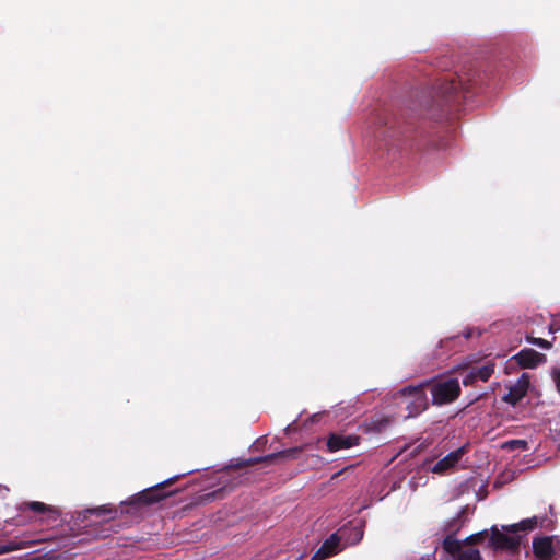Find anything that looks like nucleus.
Masks as SVG:
<instances>
[{
	"mask_svg": "<svg viewBox=\"0 0 560 560\" xmlns=\"http://www.w3.org/2000/svg\"><path fill=\"white\" fill-rule=\"evenodd\" d=\"M479 73L468 68L460 73H445L435 80L421 97L422 115L434 121H448L455 116L460 100L479 83Z\"/></svg>",
	"mask_w": 560,
	"mask_h": 560,
	"instance_id": "1",
	"label": "nucleus"
},
{
	"mask_svg": "<svg viewBox=\"0 0 560 560\" xmlns=\"http://www.w3.org/2000/svg\"><path fill=\"white\" fill-rule=\"evenodd\" d=\"M375 122L380 135L389 149L427 152L446 147L444 138L436 133L428 132L400 116L382 112L377 114Z\"/></svg>",
	"mask_w": 560,
	"mask_h": 560,
	"instance_id": "2",
	"label": "nucleus"
},
{
	"mask_svg": "<svg viewBox=\"0 0 560 560\" xmlns=\"http://www.w3.org/2000/svg\"><path fill=\"white\" fill-rule=\"evenodd\" d=\"M429 384V381H424L418 385L406 386L395 394L398 404L404 405L408 411L406 417L418 416L428 408L425 387Z\"/></svg>",
	"mask_w": 560,
	"mask_h": 560,
	"instance_id": "3",
	"label": "nucleus"
},
{
	"mask_svg": "<svg viewBox=\"0 0 560 560\" xmlns=\"http://www.w3.org/2000/svg\"><path fill=\"white\" fill-rule=\"evenodd\" d=\"M433 405H447L455 401L462 388L457 378H446L439 382L429 381Z\"/></svg>",
	"mask_w": 560,
	"mask_h": 560,
	"instance_id": "4",
	"label": "nucleus"
},
{
	"mask_svg": "<svg viewBox=\"0 0 560 560\" xmlns=\"http://www.w3.org/2000/svg\"><path fill=\"white\" fill-rule=\"evenodd\" d=\"M179 476H175L172 478H168L167 480L158 483L154 487H151L149 489H145L141 492H139L137 495L130 499L129 504L130 505H149L155 502H159L163 500L164 498L168 497L173 492H164V489L166 486L173 485Z\"/></svg>",
	"mask_w": 560,
	"mask_h": 560,
	"instance_id": "5",
	"label": "nucleus"
},
{
	"mask_svg": "<svg viewBox=\"0 0 560 560\" xmlns=\"http://www.w3.org/2000/svg\"><path fill=\"white\" fill-rule=\"evenodd\" d=\"M529 384V375L523 373L514 384L508 387V393L502 397V400L511 406H515L527 395Z\"/></svg>",
	"mask_w": 560,
	"mask_h": 560,
	"instance_id": "6",
	"label": "nucleus"
},
{
	"mask_svg": "<svg viewBox=\"0 0 560 560\" xmlns=\"http://www.w3.org/2000/svg\"><path fill=\"white\" fill-rule=\"evenodd\" d=\"M301 447H292L281 452L268 454L259 457H252L248 459L240 460L235 466L237 468L248 467L258 463H273L277 459H290L296 458V456L301 453Z\"/></svg>",
	"mask_w": 560,
	"mask_h": 560,
	"instance_id": "7",
	"label": "nucleus"
},
{
	"mask_svg": "<svg viewBox=\"0 0 560 560\" xmlns=\"http://www.w3.org/2000/svg\"><path fill=\"white\" fill-rule=\"evenodd\" d=\"M495 363L492 360L486 361L480 366H471L463 377L464 386L475 385L476 382H487L494 373Z\"/></svg>",
	"mask_w": 560,
	"mask_h": 560,
	"instance_id": "8",
	"label": "nucleus"
},
{
	"mask_svg": "<svg viewBox=\"0 0 560 560\" xmlns=\"http://www.w3.org/2000/svg\"><path fill=\"white\" fill-rule=\"evenodd\" d=\"M490 545L495 550H506L516 552L520 549L521 539L517 536H509L500 532L497 527L491 528Z\"/></svg>",
	"mask_w": 560,
	"mask_h": 560,
	"instance_id": "9",
	"label": "nucleus"
},
{
	"mask_svg": "<svg viewBox=\"0 0 560 560\" xmlns=\"http://www.w3.org/2000/svg\"><path fill=\"white\" fill-rule=\"evenodd\" d=\"M512 360L522 369H535L547 361L544 353L532 348H524L512 357Z\"/></svg>",
	"mask_w": 560,
	"mask_h": 560,
	"instance_id": "10",
	"label": "nucleus"
},
{
	"mask_svg": "<svg viewBox=\"0 0 560 560\" xmlns=\"http://www.w3.org/2000/svg\"><path fill=\"white\" fill-rule=\"evenodd\" d=\"M360 436L358 435H343L338 433L329 434L327 439V450L331 453L340 450H347L359 445Z\"/></svg>",
	"mask_w": 560,
	"mask_h": 560,
	"instance_id": "11",
	"label": "nucleus"
},
{
	"mask_svg": "<svg viewBox=\"0 0 560 560\" xmlns=\"http://www.w3.org/2000/svg\"><path fill=\"white\" fill-rule=\"evenodd\" d=\"M533 552L538 560H551L555 555L552 537H550V536L534 537Z\"/></svg>",
	"mask_w": 560,
	"mask_h": 560,
	"instance_id": "12",
	"label": "nucleus"
},
{
	"mask_svg": "<svg viewBox=\"0 0 560 560\" xmlns=\"http://www.w3.org/2000/svg\"><path fill=\"white\" fill-rule=\"evenodd\" d=\"M466 453V447L462 446L446 456L436 462V464L432 467V472L438 475H443L451 468L455 467V465L462 459L464 454Z\"/></svg>",
	"mask_w": 560,
	"mask_h": 560,
	"instance_id": "13",
	"label": "nucleus"
},
{
	"mask_svg": "<svg viewBox=\"0 0 560 560\" xmlns=\"http://www.w3.org/2000/svg\"><path fill=\"white\" fill-rule=\"evenodd\" d=\"M19 509L22 512L30 510L37 514H47L48 518L54 521L60 516V511L57 508L39 501L23 502Z\"/></svg>",
	"mask_w": 560,
	"mask_h": 560,
	"instance_id": "14",
	"label": "nucleus"
},
{
	"mask_svg": "<svg viewBox=\"0 0 560 560\" xmlns=\"http://www.w3.org/2000/svg\"><path fill=\"white\" fill-rule=\"evenodd\" d=\"M339 545V537L337 534H332L328 539H326L322 547L317 550L316 556H320L323 558L331 556L336 548Z\"/></svg>",
	"mask_w": 560,
	"mask_h": 560,
	"instance_id": "15",
	"label": "nucleus"
},
{
	"mask_svg": "<svg viewBox=\"0 0 560 560\" xmlns=\"http://www.w3.org/2000/svg\"><path fill=\"white\" fill-rule=\"evenodd\" d=\"M115 512H116V510L114 508H112L110 505H101L97 508L86 509V510L80 512L79 517L82 520H85L88 517V515L95 514V515L100 516V515H104V514H113Z\"/></svg>",
	"mask_w": 560,
	"mask_h": 560,
	"instance_id": "16",
	"label": "nucleus"
},
{
	"mask_svg": "<svg viewBox=\"0 0 560 560\" xmlns=\"http://www.w3.org/2000/svg\"><path fill=\"white\" fill-rule=\"evenodd\" d=\"M443 548L444 550L454 556L457 557L459 552L463 551L462 545L458 540L454 539L452 536H447L443 541Z\"/></svg>",
	"mask_w": 560,
	"mask_h": 560,
	"instance_id": "17",
	"label": "nucleus"
},
{
	"mask_svg": "<svg viewBox=\"0 0 560 560\" xmlns=\"http://www.w3.org/2000/svg\"><path fill=\"white\" fill-rule=\"evenodd\" d=\"M455 560H482L479 550L468 548L459 552Z\"/></svg>",
	"mask_w": 560,
	"mask_h": 560,
	"instance_id": "18",
	"label": "nucleus"
},
{
	"mask_svg": "<svg viewBox=\"0 0 560 560\" xmlns=\"http://www.w3.org/2000/svg\"><path fill=\"white\" fill-rule=\"evenodd\" d=\"M28 545L25 541H10L4 545H0V555L8 553L14 550H20L26 548Z\"/></svg>",
	"mask_w": 560,
	"mask_h": 560,
	"instance_id": "19",
	"label": "nucleus"
},
{
	"mask_svg": "<svg viewBox=\"0 0 560 560\" xmlns=\"http://www.w3.org/2000/svg\"><path fill=\"white\" fill-rule=\"evenodd\" d=\"M506 450H527V442L525 440H510L503 444Z\"/></svg>",
	"mask_w": 560,
	"mask_h": 560,
	"instance_id": "20",
	"label": "nucleus"
},
{
	"mask_svg": "<svg viewBox=\"0 0 560 560\" xmlns=\"http://www.w3.org/2000/svg\"><path fill=\"white\" fill-rule=\"evenodd\" d=\"M526 341L528 343H532L534 346H537L539 348H542V349H550L551 348V342L546 340V339H542V338H536V337H532V336H527L526 337Z\"/></svg>",
	"mask_w": 560,
	"mask_h": 560,
	"instance_id": "21",
	"label": "nucleus"
},
{
	"mask_svg": "<svg viewBox=\"0 0 560 560\" xmlns=\"http://www.w3.org/2000/svg\"><path fill=\"white\" fill-rule=\"evenodd\" d=\"M537 520L536 517L533 518H526L520 522V530L526 532L532 530L536 527Z\"/></svg>",
	"mask_w": 560,
	"mask_h": 560,
	"instance_id": "22",
	"label": "nucleus"
},
{
	"mask_svg": "<svg viewBox=\"0 0 560 560\" xmlns=\"http://www.w3.org/2000/svg\"><path fill=\"white\" fill-rule=\"evenodd\" d=\"M487 536H488L487 530H483V532H480L477 534H472L467 538V542L468 544L481 542Z\"/></svg>",
	"mask_w": 560,
	"mask_h": 560,
	"instance_id": "23",
	"label": "nucleus"
},
{
	"mask_svg": "<svg viewBox=\"0 0 560 560\" xmlns=\"http://www.w3.org/2000/svg\"><path fill=\"white\" fill-rule=\"evenodd\" d=\"M550 375L558 393H560V368H553L550 372Z\"/></svg>",
	"mask_w": 560,
	"mask_h": 560,
	"instance_id": "24",
	"label": "nucleus"
},
{
	"mask_svg": "<svg viewBox=\"0 0 560 560\" xmlns=\"http://www.w3.org/2000/svg\"><path fill=\"white\" fill-rule=\"evenodd\" d=\"M503 529H505L506 532H510V533H517V532H520V523L503 526Z\"/></svg>",
	"mask_w": 560,
	"mask_h": 560,
	"instance_id": "25",
	"label": "nucleus"
},
{
	"mask_svg": "<svg viewBox=\"0 0 560 560\" xmlns=\"http://www.w3.org/2000/svg\"><path fill=\"white\" fill-rule=\"evenodd\" d=\"M215 497H217V492H212V493H208V494H207V498H208V499H209V498L214 499Z\"/></svg>",
	"mask_w": 560,
	"mask_h": 560,
	"instance_id": "26",
	"label": "nucleus"
}]
</instances>
